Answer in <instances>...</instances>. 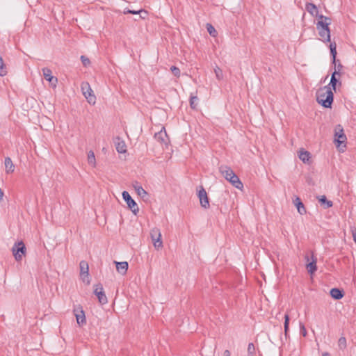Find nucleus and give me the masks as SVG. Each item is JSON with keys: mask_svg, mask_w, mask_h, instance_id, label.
I'll return each mask as SVG.
<instances>
[{"mask_svg": "<svg viewBox=\"0 0 356 356\" xmlns=\"http://www.w3.org/2000/svg\"><path fill=\"white\" fill-rule=\"evenodd\" d=\"M333 97L332 88L329 86L320 88L316 91V101L325 108H331Z\"/></svg>", "mask_w": 356, "mask_h": 356, "instance_id": "obj_1", "label": "nucleus"}, {"mask_svg": "<svg viewBox=\"0 0 356 356\" xmlns=\"http://www.w3.org/2000/svg\"><path fill=\"white\" fill-rule=\"evenodd\" d=\"M219 170L225 179L229 181L233 186L238 189L243 188V185L240 179L229 167L222 165L219 168Z\"/></svg>", "mask_w": 356, "mask_h": 356, "instance_id": "obj_2", "label": "nucleus"}, {"mask_svg": "<svg viewBox=\"0 0 356 356\" xmlns=\"http://www.w3.org/2000/svg\"><path fill=\"white\" fill-rule=\"evenodd\" d=\"M330 24L329 18L323 15L319 16V20L316 24V28L318 34L323 42H329L330 40V31L328 25Z\"/></svg>", "mask_w": 356, "mask_h": 356, "instance_id": "obj_3", "label": "nucleus"}, {"mask_svg": "<svg viewBox=\"0 0 356 356\" xmlns=\"http://www.w3.org/2000/svg\"><path fill=\"white\" fill-rule=\"evenodd\" d=\"M12 252L15 259L17 261H21L26 252V248L23 241L15 243L12 248Z\"/></svg>", "mask_w": 356, "mask_h": 356, "instance_id": "obj_4", "label": "nucleus"}, {"mask_svg": "<svg viewBox=\"0 0 356 356\" xmlns=\"http://www.w3.org/2000/svg\"><path fill=\"white\" fill-rule=\"evenodd\" d=\"M81 89L88 102L94 105L96 103V97L90 84L88 82H83L81 85Z\"/></svg>", "mask_w": 356, "mask_h": 356, "instance_id": "obj_5", "label": "nucleus"}, {"mask_svg": "<svg viewBox=\"0 0 356 356\" xmlns=\"http://www.w3.org/2000/svg\"><path fill=\"white\" fill-rule=\"evenodd\" d=\"M150 237L153 242L155 249L159 250L163 248V241L161 240V233L159 228L154 227L150 231Z\"/></svg>", "mask_w": 356, "mask_h": 356, "instance_id": "obj_6", "label": "nucleus"}, {"mask_svg": "<svg viewBox=\"0 0 356 356\" xmlns=\"http://www.w3.org/2000/svg\"><path fill=\"white\" fill-rule=\"evenodd\" d=\"M122 197L127 202L128 207L131 210L134 214H137L139 211L138 207L136 202L131 198L129 193L127 191L122 192Z\"/></svg>", "mask_w": 356, "mask_h": 356, "instance_id": "obj_7", "label": "nucleus"}, {"mask_svg": "<svg viewBox=\"0 0 356 356\" xmlns=\"http://www.w3.org/2000/svg\"><path fill=\"white\" fill-rule=\"evenodd\" d=\"M94 289V293L97 296L99 303L104 305L107 303L108 300L105 295L103 286L101 284H96Z\"/></svg>", "mask_w": 356, "mask_h": 356, "instance_id": "obj_8", "label": "nucleus"}, {"mask_svg": "<svg viewBox=\"0 0 356 356\" xmlns=\"http://www.w3.org/2000/svg\"><path fill=\"white\" fill-rule=\"evenodd\" d=\"M334 137H335L334 140L337 143V147H339L340 145L346 143V136L344 134L343 128L341 127V125H337L336 127Z\"/></svg>", "mask_w": 356, "mask_h": 356, "instance_id": "obj_9", "label": "nucleus"}, {"mask_svg": "<svg viewBox=\"0 0 356 356\" xmlns=\"http://www.w3.org/2000/svg\"><path fill=\"white\" fill-rule=\"evenodd\" d=\"M80 266V275L83 282H86L88 284L90 283L89 280V267L86 261H81L79 264Z\"/></svg>", "mask_w": 356, "mask_h": 356, "instance_id": "obj_10", "label": "nucleus"}, {"mask_svg": "<svg viewBox=\"0 0 356 356\" xmlns=\"http://www.w3.org/2000/svg\"><path fill=\"white\" fill-rule=\"evenodd\" d=\"M336 44L335 43H330V53L333 58V63H334V72H336L338 77H340L341 76V70L343 68V66L339 63L337 65L336 61V55H337V50H336Z\"/></svg>", "mask_w": 356, "mask_h": 356, "instance_id": "obj_11", "label": "nucleus"}, {"mask_svg": "<svg viewBox=\"0 0 356 356\" xmlns=\"http://www.w3.org/2000/svg\"><path fill=\"white\" fill-rule=\"evenodd\" d=\"M74 313L77 324L81 327L86 325V319L83 310L81 308L74 309Z\"/></svg>", "mask_w": 356, "mask_h": 356, "instance_id": "obj_12", "label": "nucleus"}, {"mask_svg": "<svg viewBox=\"0 0 356 356\" xmlns=\"http://www.w3.org/2000/svg\"><path fill=\"white\" fill-rule=\"evenodd\" d=\"M198 197L200 199L201 206L204 209H208L209 207V198L206 191L202 187L198 191Z\"/></svg>", "mask_w": 356, "mask_h": 356, "instance_id": "obj_13", "label": "nucleus"}, {"mask_svg": "<svg viewBox=\"0 0 356 356\" xmlns=\"http://www.w3.org/2000/svg\"><path fill=\"white\" fill-rule=\"evenodd\" d=\"M43 76L44 79L48 81L54 87H56L58 82L56 77L52 76L51 70L47 67L42 69Z\"/></svg>", "mask_w": 356, "mask_h": 356, "instance_id": "obj_14", "label": "nucleus"}, {"mask_svg": "<svg viewBox=\"0 0 356 356\" xmlns=\"http://www.w3.org/2000/svg\"><path fill=\"white\" fill-rule=\"evenodd\" d=\"M154 138L161 143L167 144L168 139L164 128L154 134Z\"/></svg>", "mask_w": 356, "mask_h": 356, "instance_id": "obj_15", "label": "nucleus"}, {"mask_svg": "<svg viewBox=\"0 0 356 356\" xmlns=\"http://www.w3.org/2000/svg\"><path fill=\"white\" fill-rule=\"evenodd\" d=\"M117 271L121 275H125L128 270V263L127 261L118 262L115 261Z\"/></svg>", "mask_w": 356, "mask_h": 356, "instance_id": "obj_16", "label": "nucleus"}, {"mask_svg": "<svg viewBox=\"0 0 356 356\" xmlns=\"http://www.w3.org/2000/svg\"><path fill=\"white\" fill-rule=\"evenodd\" d=\"M5 169L7 174L13 173L15 170V165L10 157L5 158Z\"/></svg>", "mask_w": 356, "mask_h": 356, "instance_id": "obj_17", "label": "nucleus"}, {"mask_svg": "<svg viewBox=\"0 0 356 356\" xmlns=\"http://www.w3.org/2000/svg\"><path fill=\"white\" fill-rule=\"evenodd\" d=\"M115 147L116 150L119 153H125L127 152V145L123 140H121L120 138H117L115 141Z\"/></svg>", "mask_w": 356, "mask_h": 356, "instance_id": "obj_18", "label": "nucleus"}, {"mask_svg": "<svg viewBox=\"0 0 356 356\" xmlns=\"http://www.w3.org/2000/svg\"><path fill=\"white\" fill-rule=\"evenodd\" d=\"M294 204L296 206L298 211L300 214L303 215L306 213V209L299 197H296L293 201Z\"/></svg>", "mask_w": 356, "mask_h": 356, "instance_id": "obj_19", "label": "nucleus"}, {"mask_svg": "<svg viewBox=\"0 0 356 356\" xmlns=\"http://www.w3.org/2000/svg\"><path fill=\"white\" fill-rule=\"evenodd\" d=\"M312 261L307 264V269L308 273L311 275L313 274L317 269L316 261L317 259L314 256L312 257Z\"/></svg>", "mask_w": 356, "mask_h": 356, "instance_id": "obj_20", "label": "nucleus"}, {"mask_svg": "<svg viewBox=\"0 0 356 356\" xmlns=\"http://www.w3.org/2000/svg\"><path fill=\"white\" fill-rule=\"evenodd\" d=\"M330 295L335 300H339L343 296V291L337 288L330 290Z\"/></svg>", "mask_w": 356, "mask_h": 356, "instance_id": "obj_21", "label": "nucleus"}, {"mask_svg": "<svg viewBox=\"0 0 356 356\" xmlns=\"http://www.w3.org/2000/svg\"><path fill=\"white\" fill-rule=\"evenodd\" d=\"M306 9L308 13H309L313 16H316L318 15V9L317 7L312 3H309L306 5Z\"/></svg>", "mask_w": 356, "mask_h": 356, "instance_id": "obj_22", "label": "nucleus"}, {"mask_svg": "<svg viewBox=\"0 0 356 356\" xmlns=\"http://www.w3.org/2000/svg\"><path fill=\"white\" fill-rule=\"evenodd\" d=\"M134 188L136 192L140 197L143 198L147 195V193L141 186L136 184L134 186Z\"/></svg>", "mask_w": 356, "mask_h": 356, "instance_id": "obj_23", "label": "nucleus"}, {"mask_svg": "<svg viewBox=\"0 0 356 356\" xmlns=\"http://www.w3.org/2000/svg\"><path fill=\"white\" fill-rule=\"evenodd\" d=\"M88 162L92 167L96 166V159L95 154L92 151H90L88 154Z\"/></svg>", "mask_w": 356, "mask_h": 356, "instance_id": "obj_24", "label": "nucleus"}, {"mask_svg": "<svg viewBox=\"0 0 356 356\" xmlns=\"http://www.w3.org/2000/svg\"><path fill=\"white\" fill-rule=\"evenodd\" d=\"M127 13H130V14H142V13H143L144 15H140V17L143 19H145L147 15V13L143 10H140L138 11L132 10H129V9L124 10V14H127Z\"/></svg>", "mask_w": 356, "mask_h": 356, "instance_id": "obj_25", "label": "nucleus"}, {"mask_svg": "<svg viewBox=\"0 0 356 356\" xmlns=\"http://www.w3.org/2000/svg\"><path fill=\"white\" fill-rule=\"evenodd\" d=\"M337 74L336 72H333L332 73L330 84L328 85L334 90H336L337 83L338 82V79L337 78Z\"/></svg>", "mask_w": 356, "mask_h": 356, "instance_id": "obj_26", "label": "nucleus"}, {"mask_svg": "<svg viewBox=\"0 0 356 356\" xmlns=\"http://www.w3.org/2000/svg\"><path fill=\"white\" fill-rule=\"evenodd\" d=\"M310 158V154L307 151H300L299 154V159L304 163L309 161Z\"/></svg>", "mask_w": 356, "mask_h": 356, "instance_id": "obj_27", "label": "nucleus"}, {"mask_svg": "<svg viewBox=\"0 0 356 356\" xmlns=\"http://www.w3.org/2000/svg\"><path fill=\"white\" fill-rule=\"evenodd\" d=\"M318 201L322 204H325V208H330L332 207L333 204L332 201H329L327 200L326 197L325 195H322L318 198Z\"/></svg>", "mask_w": 356, "mask_h": 356, "instance_id": "obj_28", "label": "nucleus"}, {"mask_svg": "<svg viewBox=\"0 0 356 356\" xmlns=\"http://www.w3.org/2000/svg\"><path fill=\"white\" fill-rule=\"evenodd\" d=\"M256 353V348L253 343H250L248 346V356H254Z\"/></svg>", "mask_w": 356, "mask_h": 356, "instance_id": "obj_29", "label": "nucleus"}, {"mask_svg": "<svg viewBox=\"0 0 356 356\" xmlns=\"http://www.w3.org/2000/svg\"><path fill=\"white\" fill-rule=\"evenodd\" d=\"M198 98L197 96H191L190 99L191 107L193 109L196 108L197 105Z\"/></svg>", "mask_w": 356, "mask_h": 356, "instance_id": "obj_30", "label": "nucleus"}, {"mask_svg": "<svg viewBox=\"0 0 356 356\" xmlns=\"http://www.w3.org/2000/svg\"><path fill=\"white\" fill-rule=\"evenodd\" d=\"M214 72H215L217 79H218V80L222 79V78H223L222 71L221 70V69L220 67L216 66L214 68Z\"/></svg>", "mask_w": 356, "mask_h": 356, "instance_id": "obj_31", "label": "nucleus"}, {"mask_svg": "<svg viewBox=\"0 0 356 356\" xmlns=\"http://www.w3.org/2000/svg\"><path fill=\"white\" fill-rule=\"evenodd\" d=\"M338 346L340 349H345L346 348V339L345 337H341L338 341Z\"/></svg>", "mask_w": 356, "mask_h": 356, "instance_id": "obj_32", "label": "nucleus"}, {"mask_svg": "<svg viewBox=\"0 0 356 356\" xmlns=\"http://www.w3.org/2000/svg\"><path fill=\"white\" fill-rule=\"evenodd\" d=\"M6 68L4 65L3 59L0 57V76H4L6 74Z\"/></svg>", "mask_w": 356, "mask_h": 356, "instance_id": "obj_33", "label": "nucleus"}, {"mask_svg": "<svg viewBox=\"0 0 356 356\" xmlns=\"http://www.w3.org/2000/svg\"><path fill=\"white\" fill-rule=\"evenodd\" d=\"M207 29L209 33L212 36H216V31L215 28L210 24H207Z\"/></svg>", "mask_w": 356, "mask_h": 356, "instance_id": "obj_34", "label": "nucleus"}, {"mask_svg": "<svg viewBox=\"0 0 356 356\" xmlns=\"http://www.w3.org/2000/svg\"><path fill=\"white\" fill-rule=\"evenodd\" d=\"M289 316L288 314H285L284 316V332L285 334H287L289 330Z\"/></svg>", "mask_w": 356, "mask_h": 356, "instance_id": "obj_35", "label": "nucleus"}, {"mask_svg": "<svg viewBox=\"0 0 356 356\" xmlns=\"http://www.w3.org/2000/svg\"><path fill=\"white\" fill-rule=\"evenodd\" d=\"M170 70L171 72H172V74L176 76V77H179L180 76V70L175 67V66H172L170 67Z\"/></svg>", "mask_w": 356, "mask_h": 356, "instance_id": "obj_36", "label": "nucleus"}, {"mask_svg": "<svg viewBox=\"0 0 356 356\" xmlns=\"http://www.w3.org/2000/svg\"><path fill=\"white\" fill-rule=\"evenodd\" d=\"M300 332L303 337L307 336V332L305 326L302 323H300Z\"/></svg>", "mask_w": 356, "mask_h": 356, "instance_id": "obj_37", "label": "nucleus"}, {"mask_svg": "<svg viewBox=\"0 0 356 356\" xmlns=\"http://www.w3.org/2000/svg\"><path fill=\"white\" fill-rule=\"evenodd\" d=\"M81 62L83 63V65L85 66V67H87L88 65H90V61L89 60V58H88L87 57H86L85 56H81Z\"/></svg>", "mask_w": 356, "mask_h": 356, "instance_id": "obj_38", "label": "nucleus"}, {"mask_svg": "<svg viewBox=\"0 0 356 356\" xmlns=\"http://www.w3.org/2000/svg\"><path fill=\"white\" fill-rule=\"evenodd\" d=\"M350 232H351L352 236H353V241L356 243V227H354V226H351L350 227Z\"/></svg>", "mask_w": 356, "mask_h": 356, "instance_id": "obj_39", "label": "nucleus"}, {"mask_svg": "<svg viewBox=\"0 0 356 356\" xmlns=\"http://www.w3.org/2000/svg\"><path fill=\"white\" fill-rule=\"evenodd\" d=\"M223 356H231V353L229 350H225L223 352Z\"/></svg>", "mask_w": 356, "mask_h": 356, "instance_id": "obj_40", "label": "nucleus"}, {"mask_svg": "<svg viewBox=\"0 0 356 356\" xmlns=\"http://www.w3.org/2000/svg\"><path fill=\"white\" fill-rule=\"evenodd\" d=\"M3 191L0 188V202H1V200H3Z\"/></svg>", "mask_w": 356, "mask_h": 356, "instance_id": "obj_41", "label": "nucleus"}, {"mask_svg": "<svg viewBox=\"0 0 356 356\" xmlns=\"http://www.w3.org/2000/svg\"><path fill=\"white\" fill-rule=\"evenodd\" d=\"M323 356H330V355L327 353H325L323 354Z\"/></svg>", "mask_w": 356, "mask_h": 356, "instance_id": "obj_42", "label": "nucleus"}]
</instances>
